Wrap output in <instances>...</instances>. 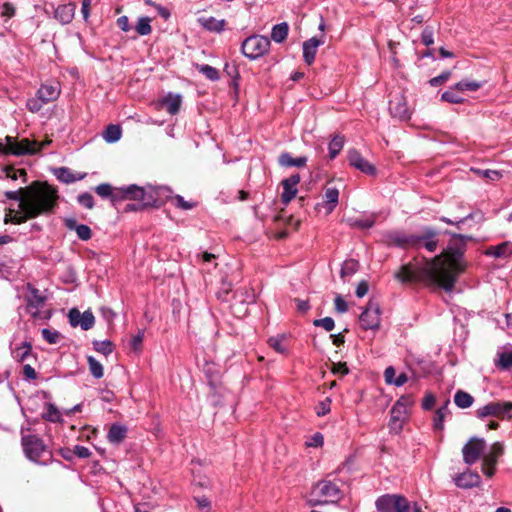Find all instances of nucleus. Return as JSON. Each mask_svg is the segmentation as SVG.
Instances as JSON below:
<instances>
[{
    "label": "nucleus",
    "instance_id": "obj_32",
    "mask_svg": "<svg viewBox=\"0 0 512 512\" xmlns=\"http://www.w3.org/2000/svg\"><path fill=\"white\" fill-rule=\"evenodd\" d=\"M359 264L356 260L349 259L344 261L341 267L340 276L346 281L352 275H354L358 270Z\"/></svg>",
    "mask_w": 512,
    "mask_h": 512
},
{
    "label": "nucleus",
    "instance_id": "obj_58",
    "mask_svg": "<svg viewBox=\"0 0 512 512\" xmlns=\"http://www.w3.org/2000/svg\"><path fill=\"white\" fill-rule=\"evenodd\" d=\"M78 202L88 208L92 209L94 206V199L93 196L90 193H82L78 196Z\"/></svg>",
    "mask_w": 512,
    "mask_h": 512
},
{
    "label": "nucleus",
    "instance_id": "obj_21",
    "mask_svg": "<svg viewBox=\"0 0 512 512\" xmlns=\"http://www.w3.org/2000/svg\"><path fill=\"white\" fill-rule=\"evenodd\" d=\"M160 104L166 108L169 114L175 115L180 110L182 96L180 94L168 93L161 99Z\"/></svg>",
    "mask_w": 512,
    "mask_h": 512
},
{
    "label": "nucleus",
    "instance_id": "obj_9",
    "mask_svg": "<svg viewBox=\"0 0 512 512\" xmlns=\"http://www.w3.org/2000/svg\"><path fill=\"white\" fill-rule=\"evenodd\" d=\"M486 442L482 438H471L462 448L463 460L472 465L484 454Z\"/></svg>",
    "mask_w": 512,
    "mask_h": 512
},
{
    "label": "nucleus",
    "instance_id": "obj_56",
    "mask_svg": "<svg viewBox=\"0 0 512 512\" xmlns=\"http://www.w3.org/2000/svg\"><path fill=\"white\" fill-rule=\"evenodd\" d=\"M41 333L43 338L50 344H56L59 341L60 334L57 331L44 328Z\"/></svg>",
    "mask_w": 512,
    "mask_h": 512
},
{
    "label": "nucleus",
    "instance_id": "obj_59",
    "mask_svg": "<svg viewBox=\"0 0 512 512\" xmlns=\"http://www.w3.org/2000/svg\"><path fill=\"white\" fill-rule=\"evenodd\" d=\"M451 77V72L445 71L441 73L439 76L434 77L429 80V84L433 87H437L443 83H445Z\"/></svg>",
    "mask_w": 512,
    "mask_h": 512
},
{
    "label": "nucleus",
    "instance_id": "obj_46",
    "mask_svg": "<svg viewBox=\"0 0 512 512\" xmlns=\"http://www.w3.org/2000/svg\"><path fill=\"white\" fill-rule=\"evenodd\" d=\"M150 22L151 20L148 17L139 18L137 25L135 27L137 33L142 36L150 34L152 30Z\"/></svg>",
    "mask_w": 512,
    "mask_h": 512
},
{
    "label": "nucleus",
    "instance_id": "obj_26",
    "mask_svg": "<svg viewBox=\"0 0 512 512\" xmlns=\"http://www.w3.org/2000/svg\"><path fill=\"white\" fill-rule=\"evenodd\" d=\"M278 162L283 167H303L307 162V158L304 156L294 158L289 153H282L278 158Z\"/></svg>",
    "mask_w": 512,
    "mask_h": 512
},
{
    "label": "nucleus",
    "instance_id": "obj_52",
    "mask_svg": "<svg viewBox=\"0 0 512 512\" xmlns=\"http://www.w3.org/2000/svg\"><path fill=\"white\" fill-rule=\"evenodd\" d=\"M4 195L7 199L18 201L19 204L17 210H22V202L24 201V188H20L16 191H6Z\"/></svg>",
    "mask_w": 512,
    "mask_h": 512
},
{
    "label": "nucleus",
    "instance_id": "obj_41",
    "mask_svg": "<svg viewBox=\"0 0 512 512\" xmlns=\"http://www.w3.org/2000/svg\"><path fill=\"white\" fill-rule=\"evenodd\" d=\"M348 224L352 227H358L361 229L370 228L374 225V217H368V218H349Z\"/></svg>",
    "mask_w": 512,
    "mask_h": 512
},
{
    "label": "nucleus",
    "instance_id": "obj_28",
    "mask_svg": "<svg viewBox=\"0 0 512 512\" xmlns=\"http://www.w3.org/2000/svg\"><path fill=\"white\" fill-rule=\"evenodd\" d=\"M96 193L103 198H110L113 203L120 199L119 188L113 189L110 184L103 183L95 188Z\"/></svg>",
    "mask_w": 512,
    "mask_h": 512
},
{
    "label": "nucleus",
    "instance_id": "obj_53",
    "mask_svg": "<svg viewBox=\"0 0 512 512\" xmlns=\"http://www.w3.org/2000/svg\"><path fill=\"white\" fill-rule=\"evenodd\" d=\"M172 202L174 205L182 210H190L195 207V203L191 201H186L184 198L180 195H175L171 197Z\"/></svg>",
    "mask_w": 512,
    "mask_h": 512
},
{
    "label": "nucleus",
    "instance_id": "obj_62",
    "mask_svg": "<svg viewBox=\"0 0 512 512\" xmlns=\"http://www.w3.org/2000/svg\"><path fill=\"white\" fill-rule=\"evenodd\" d=\"M334 303H335V309L339 313H344L348 310V305H347L346 301L342 298V296L337 295Z\"/></svg>",
    "mask_w": 512,
    "mask_h": 512
},
{
    "label": "nucleus",
    "instance_id": "obj_14",
    "mask_svg": "<svg viewBox=\"0 0 512 512\" xmlns=\"http://www.w3.org/2000/svg\"><path fill=\"white\" fill-rule=\"evenodd\" d=\"M348 160L351 166L360 170L361 172L368 175L375 174V167L369 161L363 158L358 151L350 150L348 153Z\"/></svg>",
    "mask_w": 512,
    "mask_h": 512
},
{
    "label": "nucleus",
    "instance_id": "obj_13",
    "mask_svg": "<svg viewBox=\"0 0 512 512\" xmlns=\"http://www.w3.org/2000/svg\"><path fill=\"white\" fill-rule=\"evenodd\" d=\"M45 298L36 289H30V293L27 296V311L34 318H45L46 315L42 316L40 308L44 305Z\"/></svg>",
    "mask_w": 512,
    "mask_h": 512
},
{
    "label": "nucleus",
    "instance_id": "obj_49",
    "mask_svg": "<svg viewBox=\"0 0 512 512\" xmlns=\"http://www.w3.org/2000/svg\"><path fill=\"white\" fill-rule=\"evenodd\" d=\"M45 104L46 103L36 95L35 97L28 99L26 107L30 112L36 113L39 112Z\"/></svg>",
    "mask_w": 512,
    "mask_h": 512
},
{
    "label": "nucleus",
    "instance_id": "obj_35",
    "mask_svg": "<svg viewBox=\"0 0 512 512\" xmlns=\"http://www.w3.org/2000/svg\"><path fill=\"white\" fill-rule=\"evenodd\" d=\"M473 397L464 391H457L454 396V402L455 404L462 409L468 408L473 404Z\"/></svg>",
    "mask_w": 512,
    "mask_h": 512
},
{
    "label": "nucleus",
    "instance_id": "obj_48",
    "mask_svg": "<svg viewBox=\"0 0 512 512\" xmlns=\"http://www.w3.org/2000/svg\"><path fill=\"white\" fill-rule=\"evenodd\" d=\"M283 193H282V201L285 204H288L297 194V187L289 186L286 183L282 182Z\"/></svg>",
    "mask_w": 512,
    "mask_h": 512
},
{
    "label": "nucleus",
    "instance_id": "obj_30",
    "mask_svg": "<svg viewBox=\"0 0 512 512\" xmlns=\"http://www.w3.org/2000/svg\"><path fill=\"white\" fill-rule=\"evenodd\" d=\"M419 239L416 236H408L404 234H395L392 237V243L400 247H415Z\"/></svg>",
    "mask_w": 512,
    "mask_h": 512
},
{
    "label": "nucleus",
    "instance_id": "obj_15",
    "mask_svg": "<svg viewBox=\"0 0 512 512\" xmlns=\"http://www.w3.org/2000/svg\"><path fill=\"white\" fill-rule=\"evenodd\" d=\"M61 89L57 82L42 84L37 90V96L42 99L46 104L53 102L60 96Z\"/></svg>",
    "mask_w": 512,
    "mask_h": 512
},
{
    "label": "nucleus",
    "instance_id": "obj_44",
    "mask_svg": "<svg viewBox=\"0 0 512 512\" xmlns=\"http://www.w3.org/2000/svg\"><path fill=\"white\" fill-rule=\"evenodd\" d=\"M4 173L7 178H10L12 180H17L18 178H22L23 183L27 182L26 176L27 173L24 169H14L11 166H7L4 168Z\"/></svg>",
    "mask_w": 512,
    "mask_h": 512
},
{
    "label": "nucleus",
    "instance_id": "obj_6",
    "mask_svg": "<svg viewBox=\"0 0 512 512\" xmlns=\"http://www.w3.org/2000/svg\"><path fill=\"white\" fill-rule=\"evenodd\" d=\"M479 419L486 417H496L501 420H510L512 418V402L493 401L478 408L475 412Z\"/></svg>",
    "mask_w": 512,
    "mask_h": 512
},
{
    "label": "nucleus",
    "instance_id": "obj_42",
    "mask_svg": "<svg viewBox=\"0 0 512 512\" xmlns=\"http://www.w3.org/2000/svg\"><path fill=\"white\" fill-rule=\"evenodd\" d=\"M43 417L50 422H60L62 420L60 411L51 403L46 404V412Z\"/></svg>",
    "mask_w": 512,
    "mask_h": 512
},
{
    "label": "nucleus",
    "instance_id": "obj_38",
    "mask_svg": "<svg viewBox=\"0 0 512 512\" xmlns=\"http://www.w3.org/2000/svg\"><path fill=\"white\" fill-rule=\"evenodd\" d=\"M498 358L495 360V365L501 369L507 370L512 368V352L498 353Z\"/></svg>",
    "mask_w": 512,
    "mask_h": 512
},
{
    "label": "nucleus",
    "instance_id": "obj_2",
    "mask_svg": "<svg viewBox=\"0 0 512 512\" xmlns=\"http://www.w3.org/2000/svg\"><path fill=\"white\" fill-rule=\"evenodd\" d=\"M58 191L47 182L35 181L24 187L22 210L8 208L4 222L22 224L29 219L52 212L56 206Z\"/></svg>",
    "mask_w": 512,
    "mask_h": 512
},
{
    "label": "nucleus",
    "instance_id": "obj_60",
    "mask_svg": "<svg viewBox=\"0 0 512 512\" xmlns=\"http://www.w3.org/2000/svg\"><path fill=\"white\" fill-rule=\"evenodd\" d=\"M314 325L315 326H321L326 331H331V330H333V328L335 326V323H334V320L331 317H325V318H322V319L315 320L314 321Z\"/></svg>",
    "mask_w": 512,
    "mask_h": 512
},
{
    "label": "nucleus",
    "instance_id": "obj_7",
    "mask_svg": "<svg viewBox=\"0 0 512 512\" xmlns=\"http://www.w3.org/2000/svg\"><path fill=\"white\" fill-rule=\"evenodd\" d=\"M378 512H410V502L398 494H387L379 497L376 501Z\"/></svg>",
    "mask_w": 512,
    "mask_h": 512
},
{
    "label": "nucleus",
    "instance_id": "obj_55",
    "mask_svg": "<svg viewBox=\"0 0 512 512\" xmlns=\"http://www.w3.org/2000/svg\"><path fill=\"white\" fill-rule=\"evenodd\" d=\"M447 414V408L446 407H443V408H440L436 411V414H435V417H434V428L437 429V430H441L443 429V421H444V418Z\"/></svg>",
    "mask_w": 512,
    "mask_h": 512
},
{
    "label": "nucleus",
    "instance_id": "obj_50",
    "mask_svg": "<svg viewBox=\"0 0 512 512\" xmlns=\"http://www.w3.org/2000/svg\"><path fill=\"white\" fill-rule=\"evenodd\" d=\"M94 349L103 354V355H109L113 351L112 343L110 341H95L93 343Z\"/></svg>",
    "mask_w": 512,
    "mask_h": 512
},
{
    "label": "nucleus",
    "instance_id": "obj_5",
    "mask_svg": "<svg viewBox=\"0 0 512 512\" xmlns=\"http://www.w3.org/2000/svg\"><path fill=\"white\" fill-rule=\"evenodd\" d=\"M341 496L339 487L334 482L325 479L313 486L308 503L311 506L336 503L341 499Z\"/></svg>",
    "mask_w": 512,
    "mask_h": 512
},
{
    "label": "nucleus",
    "instance_id": "obj_12",
    "mask_svg": "<svg viewBox=\"0 0 512 512\" xmlns=\"http://www.w3.org/2000/svg\"><path fill=\"white\" fill-rule=\"evenodd\" d=\"M69 322L73 327L80 326L83 330H89L95 323V318L92 312L85 311L81 313L77 309H72L69 312Z\"/></svg>",
    "mask_w": 512,
    "mask_h": 512
},
{
    "label": "nucleus",
    "instance_id": "obj_22",
    "mask_svg": "<svg viewBox=\"0 0 512 512\" xmlns=\"http://www.w3.org/2000/svg\"><path fill=\"white\" fill-rule=\"evenodd\" d=\"M198 23L210 32L220 33L225 29L226 21L214 17H199Z\"/></svg>",
    "mask_w": 512,
    "mask_h": 512
},
{
    "label": "nucleus",
    "instance_id": "obj_33",
    "mask_svg": "<svg viewBox=\"0 0 512 512\" xmlns=\"http://www.w3.org/2000/svg\"><path fill=\"white\" fill-rule=\"evenodd\" d=\"M406 414L402 412L394 413V409H391V417L389 421V427L391 431L398 433L401 431L403 427V423L405 421Z\"/></svg>",
    "mask_w": 512,
    "mask_h": 512
},
{
    "label": "nucleus",
    "instance_id": "obj_17",
    "mask_svg": "<svg viewBox=\"0 0 512 512\" xmlns=\"http://www.w3.org/2000/svg\"><path fill=\"white\" fill-rule=\"evenodd\" d=\"M339 202V190L336 187L326 186L323 194L322 207L326 210L327 214H330L338 205Z\"/></svg>",
    "mask_w": 512,
    "mask_h": 512
},
{
    "label": "nucleus",
    "instance_id": "obj_63",
    "mask_svg": "<svg viewBox=\"0 0 512 512\" xmlns=\"http://www.w3.org/2000/svg\"><path fill=\"white\" fill-rule=\"evenodd\" d=\"M479 173L481 174V176H483L491 181L499 180L502 176L501 173L496 170H483V171H480Z\"/></svg>",
    "mask_w": 512,
    "mask_h": 512
},
{
    "label": "nucleus",
    "instance_id": "obj_19",
    "mask_svg": "<svg viewBox=\"0 0 512 512\" xmlns=\"http://www.w3.org/2000/svg\"><path fill=\"white\" fill-rule=\"evenodd\" d=\"M323 43V40L316 37H312L303 43V57L308 65L314 62L318 47Z\"/></svg>",
    "mask_w": 512,
    "mask_h": 512
},
{
    "label": "nucleus",
    "instance_id": "obj_1",
    "mask_svg": "<svg viewBox=\"0 0 512 512\" xmlns=\"http://www.w3.org/2000/svg\"><path fill=\"white\" fill-rule=\"evenodd\" d=\"M466 269L460 250L448 249L431 260L423 258L403 265L395 277L402 283L421 282L427 286H439L451 291L457 277Z\"/></svg>",
    "mask_w": 512,
    "mask_h": 512
},
{
    "label": "nucleus",
    "instance_id": "obj_37",
    "mask_svg": "<svg viewBox=\"0 0 512 512\" xmlns=\"http://www.w3.org/2000/svg\"><path fill=\"white\" fill-rule=\"evenodd\" d=\"M344 137L341 135H335L329 143V156L331 159L335 158L344 146Z\"/></svg>",
    "mask_w": 512,
    "mask_h": 512
},
{
    "label": "nucleus",
    "instance_id": "obj_45",
    "mask_svg": "<svg viewBox=\"0 0 512 512\" xmlns=\"http://www.w3.org/2000/svg\"><path fill=\"white\" fill-rule=\"evenodd\" d=\"M456 89L451 88L447 91H445L442 95H441V99L445 102H449V103H452V104H460V103H463L464 102V98L462 96H460L459 94H457L455 92Z\"/></svg>",
    "mask_w": 512,
    "mask_h": 512
},
{
    "label": "nucleus",
    "instance_id": "obj_36",
    "mask_svg": "<svg viewBox=\"0 0 512 512\" xmlns=\"http://www.w3.org/2000/svg\"><path fill=\"white\" fill-rule=\"evenodd\" d=\"M121 135H122V131H121L120 126L111 124L106 128V130L103 134V137L106 142L114 143V142H117L121 138Z\"/></svg>",
    "mask_w": 512,
    "mask_h": 512
},
{
    "label": "nucleus",
    "instance_id": "obj_47",
    "mask_svg": "<svg viewBox=\"0 0 512 512\" xmlns=\"http://www.w3.org/2000/svg\"><path fill=\"white\" fill-rule=\"evenodd\" d=\"M197 68H198L199 72H201L203 75H205L208 79H210L212 81H215L219 78V73H218L217 69H215L214 67H212L210 65H207V64L198 65Z\"/></svg>",
    "mask_w": 512,
    "mask_h": 512
},
{
    "label": "nucleus",
    "instance_id": "obj_8",
    "mask_svg": "<svg viewBox=\"0 0 512 512\" xmlns=\"http://www.w3.org/2000/svg\"><path fill=\"white\" fill-rule=\"evenodd\" d=\"M270 40L261 35L246 38L242 43V53L250 59H257L268 52Z\"/></svg>",
    "mask_w": 512,
    "mask_h": 512
},
{
    "label": "nucleus",
    "instance_id": "obj_64",
    "mask_svg": "<svg viewBox=\"0 0 512 512\" xmlns=\"http://www.w3.org/2000/svg\"><path fill=\"white\" fill-rule=\"evenodd\" d=\"M1 13H2V16L6 17V18H11L15 15V8L11 3L6 2L2 5Z\"/></svg>",
    "mask_w": 512,
    "mask_h": 512
},
{
    "label": "nucleus",
    "instance_id": "obj_27",
    "mask_svg": "<svg viewBox=\"0 0 512 512\" xmlns=\"http://www.w3.org/2000/svg\"><path fill=\"white\" fill-rule=\"evenodd\" d=\"M503 451V444L500 442H495L490 446L488 452H484L483 461H485L486 463H492L496 465L498 458L503 454Z\"/></svg>",
    "mask_w": 512,
    "mask_h": 512
},
{
    "label": "nucleus",
    "instance_id": "obj_16",
    "mask_svg": "<svg viewBox=\"0 0 512 512\" xmlns=\"http://www.w3.org/2000/svg\"><path fill=\"white\" fill-rule=\"evenodd\" d=\"M389 109L391 115L400 120H406L410 117V110L407 106V102L402 96L395 97L391 100Z\"/></svg>",
    "mask_w": 512,
    "mask_h": 512
},
{
    "label": "nucleus",
    "instance_id": "obj_57",
    "mask_svg": "<svg viewBox=\"0 0 512 512\" xmlns=\"http://www.w3.org/2000/svg\"><path fill=\"white\" fill-rule=\"evenodd\" d=\"M76 233H77V236L81 239V240H89L91 238V229L87 226V225H84V224H81V225H78L75 229Z\"/></svg>",
    "mask_w": 512,
    "mask_h": 512
},
{
    "label": "nucleus",
    "instance_id": "obj_11",
    "mask_svg": "<svg viewBox=\"0 0 512 512\" xmlns=\"http://www.w3.org/2000/svg\"><path fill=\"white\" fill-rule=\"evenodd\" d=\"M360 325L363 329L376 330L380 325V309L376 303L369 302L366 309L359 318Z\"/></svg>",
    "mask_w": 512,
    "mask_h": 512
},
{
    "label": "nucleus",
    "instance_id": "obj_29",
    "mask_svg": "<svg viewBox=\"0 0 512 512\" xmlns=\"http://www.w3.org/2000/svg\"><path fill=\"white\" fill-rule=\"evenodd\" d=\"M512 253L511 244L509 242H503L496 246H490L486 250V255L493 256L495 258L508 257Z\"/></svg>",
    "mask_w": 512,
    "mask_h": 512
},
{
    "label": "nucleus",
    "instance_id": "obj_23",
    "mask_svg": "<svg viewBox=\"0 0 512 512\" xmlns=\"http://www.w3.org/2000/svg\"><path fill=\"white\" fill-rule=\"evenodd\" d=\"M54 175L56 178L63 183H73L78 180H82L85 178L86 173H80L75 175L72 170L67 167H60L54 170Z\"/></svg>",
    "mask_w": 512,
    "mask_h": 512
},
{
    "label": "nucleus",
    "instance_id": "obj_25",
    "mask_svg": "<svg viewBox=\"0 0 512 512\" xmlns=\"http://www.w3.org/2000/svg\"><path fill=\"white\" fill-rule=\"evenodd\" d=\"M127 429L125 426L120 424H113L108 432V441L112 444L121 443L126 437Z\"/></svg>",
    "mask_w": 512,
    "mask_h": 512
},
{
    "label": "nucleus",
    "instance_id": "obj_51",
    "mask_svg": "<svg viewBox=\"0 0 512 512\" xmlns=\"http://www.w3.org/2000/svg\"><path fill=\"white\" fill-rule=\"evenodd\" d=\"M410 405L411 401L409 398L401 397L396 401L392 409H394V413L402 412L407 415Z\"/></svg>",
    "mask_w": 512,
    "mask_h": 512
},
{
    "label": "nucleus",
    "instance_id": "obj_39",
    "mask_svg": "<svg viewBox=\"0 0 512 512\" xmlns=\"http://www.w3.org/2000/svg\"><path fill=\"white\" fill-rule=\"evenodd\" d=\"M482 87V83L472 80H462L455 84L454 89L460 92L477 91Z\"/></svg>",
    "mask_w": 512,
    "mask_h": 512
},
{
    "label": "nucleus",
    "instance_id": "obj_3",
    "mask_svg": "<svg viewBox=\"0 0 512 512\" xmlns=\"http://www.w3.org/2000/svg\"><path fill=\"white\" fill-rule=\"evenodd\" d=\"M120 199L137 200L143 206H158L162 197H169L170 190L166 187L129 185L119 188Z\"/></svg>",
    "mask_w": 512,
    "mask_h": 512
},
{
    "label": "nucleus",
    "instance_id": "obj_61",
    "mask_svg": "<svg viewBox=\"0 0 512 512\" xmlns=\"http://www.w3.org/2000/svg\"><path fill=\"white\" fill-rule=\"evenodd\" d=\"M421 40L426 46L432 45L434 43L433 30L429 27H426L421 34Z\"/></svg>",
    "mask_w": 512,
    "mask_h": 512
},
{
    "label": "nucleus",
    "instance_id": "obj_40",
    "mask_svg": "<svg viewBox=\"0 0 512 512\" xmlns=\"http://www.w3.org/2000/svg\"><path fill=\"white\" fill-rule=\"evenodd\" d=\"M87 362L91 374L97 379L102 378L104 375L102 364L92 356L87 357Z\"/></svg>",
    "mask_w": 512,
    "mask_h": 512
},
{
    "label": "nucleus",
    "instance_id": "obj_24",
    "mask_svg": "<svg viewBox=\"0 0 512 512\" xmlns=\"http://www.w3.org/2000/svg\"><path fill=\"white\" fill-rule=\"evenodd\" d=\"M436 233L432 230H428L423 236L417 237L419 239L416 248L425 247L429 252H434L437 248L438 241L435 238Z\"/></svg>",
    "mask_w": 512,
    "mask_h": 512
},
{
    "label": "nucleus",
    "instance_id": "obj_18",
    "mask_svg": "<svg viewBox=\"0 0 512 512\" xmlns=\"http://www.w3.org/2000/svg\"><path fill=\"white\" fill-rule=\"evenodd\" d=\"M455 484L460 488H472L480 484V476L470 470H467L454 478Z\"/></svg>",
    "mask_w": 512,
    "mask_h": 512
},
{
    "label": "nucleus",
    "instance_id": "obj_43",
    "mask_svg": "<svg viewBox=\"0 0 512 512\" xmlns=\"http://www.w3.org/2000/svg\"><path fill=\"white\" fill-rule=\"evenodd\" d=\"M30 352L31 345L27 342H24L20 347L14 349L12 354L17 361L22 362L30 355Z\"/></svg>",
    "mask_w": 512,
    "mask_h": 512
},
{
    "label": "nucleus",
    "instance_id": "obj_20",
    "mask_svg": "<svg viewBox=\"0 0 512 512\" xmlns=\"http://www.w3.org/2000/svg\"><path fill=\"white\" fill-rule=\"evenodd\" d=\"M76 4L68 3L64 5H59L54 12V16L57 20H59L62 24L70 23L75 15Z\"/></svg>",
    "mask_w": 512,
    "mask_h": 512
},
{
    "label": "nucleus",
    "instance_id": "obj_34",
    "mask_svg": "<svg viewBox=\"0 0 512 512\" xmlns=\"http://www.w3.org/2000/svg\"><path fill=\"white\" fill-rule=\"evenodd\" d=\"M285 339H286V336L284 334L277 335L275 337H270L268 340V344L276 352H278L280 354H286L288 349L284 343Z\"/></svg>",
    "mask_w": 512,
    "mask_h": 512
},
{
    "label": "nucleus",
    "instance_id": "obj_31",
    "mask_svg": "<svg viewBox=\"0 0 512 512\" xmlns=\"http://www.w3.org/2000/svg\"><path fill=\"white\" fill-rule=\"evenodd\" d=\"M288 31H289V26L286 22L277 24L272 28L271 38L275 42L281 43L286 39V37L288 35Z\"/></svg>",
    "mask_w": 512,
    "mask_h": 512
},
{
    "label": "nucleus",
    "instance_id": "obj_4",
    "mask_svg": "<svg viewBox=\"0 0 512 512\" xmlns=\"http://www.w3.org/2000/svg\"><path fill=\"white\" fill-rule=\"evenodd\" d=\"M50 143L51 140L49 139L38 142L28 138L18 140L16 137L6 136L5 143L0 142V154L14 156L35 155Z\"/></svg>",
    "mask_w": 512,
    "mask_h": 512
},
{
    "label": "nucleus",
    "instance_id": "obj_54",
    "mask_svg": "<svg viewBox=\"0 0 512 512\" xmlns=\"http://www.w3.org/2000/svg\"><path fill=\"white\" fill-rule=\"evenodd\" d=\"M323 443H324V437L320 432L314 433L312 436L307 438V440L305 441L306 447H313V448L321 447L323 445Z\"/></svg>",
    "mask_w": 512,
    "mask_h": 512
},
{
    "label": "nucleus",
    "instance_id": "obj_10",
    "mask_svg": "<svg viewBox=\"0 0 512 512\" xmlns=\"http://www.w3.org/2000/svg\"><path fill=\"white\" fill-rule=\"evenodd\" d=\"M22 446L27 458L34 462H37L45 452V445L42 440L35 435L23 436Z\"/></svg>",
    "mask_w": 512,
    "mask_h": 512
}]
</instances>
